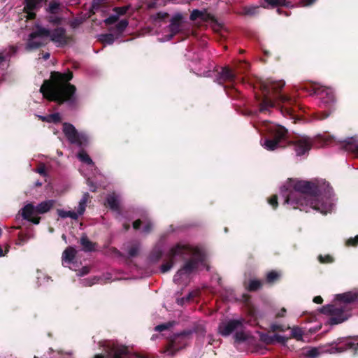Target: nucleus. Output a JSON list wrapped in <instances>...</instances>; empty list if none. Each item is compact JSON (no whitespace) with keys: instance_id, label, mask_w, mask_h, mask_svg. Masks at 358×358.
Wrapping results in <instances>:
<instances>
[{"instance_id":"nucleus-1","label":"nucleus","mask_w":358,"mask_h":358,"mask_svg":"<svg viewBox=\"0 0 358 358\" xmlns=\"http://www.w3.org/2000/svg\"><path fill=\"white\" fill-rule=\"evenodd\" d=\"M280 194L285 203L306 213L314 210L326 215L332 213L335 208L331 188L327 187L322 191L308 181L289 178L280 187Z\"/></svg>"},{"instance_id":"nucleus-2","label":"nucleus","mask_w":358,"mask_h":358,"mask_svg":"<svg viewBox=\"0 0 358 358\" xmlns=\"http://www.w3.org/2000/svg\"><path fill=\"white\" fill-rule=\"evenodd\" d=\"M191 255V259L187 261L183 267L178 271L173 277V282L180 284L187 280L189 275L197 271L206 268L208 270L206 264V256L203 250L197 247L187 244L178 243L170 248L166 257L169 261L160 266L162 273L168 272L173 265V259L177 257H184Z\"/></svg>"},{"instance_id":"nucleus-3","label":"nucleus","mask_w":358,"mask_h":358,"mask_svg":"<svg viewBox=\"0 0 358 358\" xmlns=\"http://www.w3.org/2000/svg\"><path fill=\"white\" fill-rule=\"evenodd\" d=\"M72 78L73 75L70 72H53L51 73V80H45L40 88V92L49 100L60 103H73L76 100V87L69 83Z\"/></svg>"},{"instance_id":"nucleus-4","label":"nucleus","mask_w":358,"mask_h":358,"mask_svg":"<svg viewBox=\"0 0 358 358\" xmlns=\"http://www.w3.org/2000/svg\"><path fill=\"white\" fill-rule=\"evenodd\" d=\"M358 301V290L355 289L335 296L334 304L323 306L321 312L330 316L329 323L338 324L347 320L351 315L352 304Z\"/></svg>"},{"instance_id":"nucleus-5","label":"nucleus","mask_w":358,"mask_h":358,"mask_svg":"<svg viewBox=\"0 0 358 358\" xmlns=\"http://www.w3.org/2000/svg\"><path fill=\"white\" fill-rule=\"evenodd\" d=\"M285 83L280 81H264L262 84V88L264 93V99L260 106V111L264 112L270 108L275 106L276 103L291 104L293 102L292 99L286 94H280V90L282 89ZM282 113H286L291 118H293L292 111L284 106Z\"/></svg>"},{"instance_id":"nucleus-6","label":"nucleus","mask_w":358,"mask_h":358,"mask_svg":"<svg viewBox=\"0 0 358 358\" xmlns=\"http://www.w3.org/2000/svg\"><path fill=\"white\" fill-rule=\"evenodd\" d=\"M263 127L269 134V136L260 141L261 145L266 150L273 151L284 148L289 143L287 131L284 127L272 122H264Z\"/></svg>"},{"instance_id":"nucleus-7","label":"nucleus","mask_w":358,"mask_h":358,"mask_svg":"<svg viewBox=\"0 0 358 358\" xmlns=\"http://www.w3.org/2000/svg\"><path fill=\"white\" fill-rule=\"evenodd\" d=\"M55 201L53 199L47 200L41 202L36 206L32 203H27L21 209V215L23 219L38 224L40 222V217L37 214H43L48 212L54 206Z\"/></svg>"},{"instance_id":"nucleus-8","label":"nucleus","mask_w":358,"mask_h":358,"mask_svg":"<svg viewBox=\"0 0 358 358\" xmlns=\"http://www.w3.org/2000/svg\"><path fill=\"white\" fill-rule=\"evenodd\" d=\"M50 29L43 27L39 22L35 23L32 31L29 34L26 49L32 50L45 46L48 43Z\"/></svg>"},{"instance_id":"nucleus-9","label":"nucleus","mask_w":358,"mask_h":358,"mask_svg":"<svg viewBox=\"0 0 358 358\" xmlns=\"http://www.w3.org/2000/svg\"><path fill=\"white\" fill-rule=\"evenodd\" d=\"M219 333L224 336L234 334L236 341L242 342L248 338V334L243 330V325L241 320H229L222 322L218 327Z\"/></svg>"},{"instance_id":"nucleus-10","label":"nucleus","mask_w":358,"mask_h":358,"mask_svg":"<svg viewBox=\"0 0 358 358\" xmlns=\"http://www.w3.org/2000/svg\"><path fill=\"white\" fill-rule=\"evenodd\" d=\"M63 132L69 141L80 147L89 144L91 137L85 132H78L75 127L69 123L63 124Z\"/></svg>"},{"instance_id":"nucleus-11","label":"nucleus","mask_w":358,"mask_h":358,"mask_svg":"<svg viewBox=\"0 0 358 358\" xmlns=\"http://www.w3.org/2000/svg\"><path fill=\"white\" fill-rule=\"evenodd\" d=\"M128 24L129 22L127 20H121L114 27H109L108 31L110 33L100 34L98 36V38L103 43L111 45L122 35Z\"/></svg>"},{"instance_id":"nucleus-12","label":"nucleus","mask_w":358,"mask_h":358,"mask_svg":"<svg viewBox=\"0 0 358 358\" xmlns=\"http://www.w3.org/2000/svg\"><path fill=\"white\" fill-rule=\"evenodd\" d=\"M89 198H90L89 193L88 192L84 193L81 199L80 200V201L78 203V206L76 208V211L64 210L59 209V210H57L58 215L62 219L70 217L72 220H77L80 215H83V213H85Z\"/></svg>"},{"instance_id":"nucleus-13","label":"nucleus","mask_w":358,"mask_h":358,"mask_svg":"<svg viewBox=\"0 0 358 358\" xmlns=\"http://www.w3.org/2000/svg\"><path fill=\"white\" fill-rule=\"evenodd\" d=\"M314 93L319 97L324 105L332 103L335 101L334 90L324 85H315Z\"/></svg>"},{"instance_id":"nucleus-14","label":"nucleus","mask_w":358,"mask_h":358,"mask_svg":"<svg viewBox=\"0 0 358 358\" xmlns=\"http://www.w3.org/2000/svg\"><path fill=\"white\" fill-rule=\"evenodd\" d=\"M45 0H23V10L27 20L36 17V12L42 7Z\"/></svg>"},{"instance_id":"nucleus-15","label":"nucleus","mask_w":358,"mask_h":358,"mask_svg":"<svg viewBox=\"0 0 358 358\" xmlns=\"http://www.w3.org/2000/svg\"><path fill=\"white\" fill-rule=\"evenodd\" d=\"M51 41L57 47H64L69 41V38L66 35V31L63 28H57L53 31L50 29L48 36V42Z\"/></svg>"},{"instance_id":"nucleus-16","label":"nucleus","mask_w":358,"mask_h":358,"mask_svg":"<svg viewBox=\"0 0 358 358\" xmlns=\"http://www.w3.org/2000/svg\"><path fill=\"white\" fill-rule=\"evenodd\" d=\"M294 150L297 156H302L309 152L312 146V141L307 136H300L293 142Z\"/></svg>"},{"instance_id":"nucleus-17","label":"nucleus","mask_w":358,"mask_h":358,"mask_svg":"<svg viewBox=\"0 0 358 358\" xmlns=\"http://www.w3.org/2000/svg\"><path fill=\"white\" fill-rule=\"evenodd\" d=\"M182 15L180 13L175 14L170 22V24L167 27L169 34L165 35L163 41L171 40L173 36L178 34L180 29Z\"/></svg>"},{"instance_id":"nucleus-18","label":"nucleus","mask_w":358,"mask_h":358,"mask_svg":"<svg viewBox=\"0 0 358 358\" xmlns=\"http://www.w3.org/2000/svg\"><path fill=\"white\" fill-rule=\"evenodd\" d=\"M106 358H133L127 348L115 345L110 348L106 353Z\"/></svg>"},{"instance_id":"nucleus-19","label":"nucleus","mask_w":358,"mask_h":358,"mask_svg":"<svg viewBox=\"0 0 358 358\" xmlns=\"http://www.w3.org/2000/svg\"><path fill=\"white\" fill-rule=\"evenodd\" d=\"M129 6H122V7H116L114 8L115 13L110 15L108 17L106 18L103 22L107 25H113L115 24V25L120 22L119 17L120 16L125 14L128 10Z\"/></svg>"},{"instance_id":"nucleus-20","label":"nucleus","mask_w":358,"mask_h":358,"mask_svg":"<svg viewBox=\"0 0 358 358\" xmlns=\"http://www.w3.org/2000/svg\"><path fill=\"white\" fill-rule=\"evenodd\" d=\"M234 78L235 74L234 72L228 67H223L217 73L216 82L219 84H222L224 82L233 81Z\"/></svg>"},{"instance_id":"nucleus-21","label":"nucleus","mask_w":358,"mask_h":358,"mask_svg":"<svg viewBox=\"0 0 358 358\" xmlns=\"http://www.w3.org/2000/svg\"><path fill=\"white\" fill-rule=\"evenodd\" d=\"M76 254V250L72 247L67 248L62 254V262L65 266H69L73 262Z\"/></svg>"},{"instance_id":"nucleus-22","label":"nucleus","mask_w":358,"mask_h":358,"mask_svg":"<svg viewBox=\"0 0 358 358\" xmlns=\"http://www.w3.org/2000/svg\"><path fill=\"white\" fill-rule=\"evenodd\" d=\"M343 148L348 152L358 154V141L348 138L342 142Z\"/></svg>"},{"instance_id":"nucleus-23","label":"nucleus","mask_w":358,"mask_h":358,"mask_svg":"<svg viewBox=\"0 0 358 358\" xmlns=\"http://www.w3.org/2000/svg\"><path fill=\"white\" fill-rule=\"evenodd\" d=\"M286 6V7H292L293 5L291 2L287 0H264V3L263 5L264 8H273L278 6Z\"/></svg>"},{"instance_id":"nucleus-24","label":"nucleus","mask_w":358,"mask_h":358,"mask_svg":"<svg viewBox=\"0 0 358 358\" xmlns=\"http://www.w3.org/2000/svg\"><path fill=\"white\" fill-rule=\"evenodd\" d=\"M198 19L201 20L203 22H206L212 19V16L210 14L207 13L205 10L202 11L198 9H194L191 13L190 20H196Z\"/></svg>"},{"instance_id":"nucleus-25","label":"nucleus","mask_w":358,"mask_h":358,"mask_svg":"<svg viewBox=\"0 0 358 358\" xmlns=\"http://www.w3.org/2000/svg\"><path fill=\"white\" fill-rule=\"evenodd\" d=\"M287 341V338L285 336L279 334L269 336L264 339V341L268 344H274L278 343L283 345H286Z\"/></svg>"},{"instance_id":"nucleus-26","label":"nucleus","mask_w":358,"mask_h":358,"mask_svg":"<svg viewBox=\"0 0 358 358\" xmlns=\"http://www.w3.org/2000/svg\"><path fill=\"white\" fill-rule=\"evenodd\" d=\"M107 203L108 206L113 210L117 211L119 209V198L114 193L107 196Z\"/></svg>"},{"instance_id":"nucleus-27","label":"nucleus","mask_w":358,"mask_h":358,"mask_svg":"<svg viewBox=\"0 0 358 358\" xmlns=\"http://www.w3.org/2000/svg\"><path fill=\"white\" fill-rule=\"evenodd\" d=\"M38 118L42 121L47 122L57 123L61 120V117L59 113H52L48 115H38Z\"/></svg>"},{"instance_id":"nucleus-28","label":"nucleus","mask_w":358,"mask_h":358,"mask_svg":"<svg viewBox=\"0 0 358 358\" xmlns=\"http://www.w3.org/2000/svg\"><path fill=\"white\" fill-rule=\"evenodd\" d=\"M128 257H133L138 255L140 246L138 244L127 245L124 247Z\"/></svg>"},{"instance_id":"nucleus-29","label":"nucleus","mask_w":358,"mask_h":358,"mask_svg":"<svg viewBox=\"0 0 358 358\" xmlns=\"http://www.w3.org/2000/svg\"><path fill=\"white\" fill-rule=\"evenodd\" d=\"M78 158L80 159V162L85 163L87 165L93 166L94 163L92 160V159L89 157V155L83 150L80 151L78 155Z\"/></svg>"},{"instance_id":"nucleus-30","label":"nucleus","mask_w":358,"mask_h":358,"mask_svg":"<svg viewBox=\"0 0 358 358\" xmlns=\"http://www.w3.org/2000/svg\"><path fill=\"white\" fill-rule=\"evenodd\" d=\"M80 244L83 245L85 251H92L94 249L93 244L87 238L86 236H83L80 238Z\"/></svg>"},{"instance_id":"nucleus-31","label":"nucleus","mask_w":358,"mask_h":358,"mask_svg":"<svg viewBox=\"0 0 358 358\" xmlns=\"http://www.w3.org/2000/svg\"><path fill=\"white\" fill-rule=\"evenodd\" d=\"M60 4L57 1H52L50 2L48 7L47 8V12L55 14L57 13L59 10Z\"/></svg>"},{"instance_id":"nucleus-32","label":"nucleus","mask_w":358,"mask_h":358,"mask_svg":"<svg viewBox=\"0 0 358 358\" xmlns=\"http://www.w3.org/2000/svg\"><path fill=\"white\" fill-rule=\"evenodd\" d=\"M292 336L297 340H301L303 337V331L298 327H294L291 331Z\"/></svg>"},{"instance_id":"nucleus-33","label":"nucleus","mask_w":358,"mask_h":358,"mask_svg":"<svg viewBox=\"0 0 358 358\" xmlns=\"http://www.w3.org/2000/svg\"><path fill=\"white\" fill-rule=\"evenodd\" d=\"M262 285L261 281L257 280H251L248 284V289L250 291H255L259 289Z\"/></svg>"},{"instance_id":"nucleus-34","label":"nucleus","mask_w":358,"mask_h":358,"mask_svg":"<svg viewBox=\"0 0 358 358\" xmlns=\"http://www.w3.org/2000/svg\"><path fill=\"white\" fill-rule=\"evenodd\" d=\"M322 352L323 351L320 348H313L307 350L306 355L310 358H315Z\"/></svg>"},{"instance_id":"nucleus-35","label":"nucleus","mask_w":358,"mask_h":358,"mask_svg":"<svg viewBox=\"0 0 358 358\" xmlns=\"http://www.w3.org/2000/svg\"><path fill=\"white\" fill-rule=\"evenodd\" d=\"M104 4L103 0H93L92 3L91 11L95 13Z\"/></svg>"},{"instance_id":"nucleus-36","label":"nucleus","mask_w":358,"mask_h":358,"mask_svg":"<svg viewBox=\"0 0 358 358\" xmlns=\"http://www.w3.org/2000/svg\"><path fill=\"white\" fill-rule=\"evenodd\" d=\"M280 275V273L276 271H271L267 273L266 281L269 283H272L278 279Z\"/></svg>"},{"instance_id":"nucleus-37","label":"nucleus","mask_w":358,"mask_h":358,"mask_svg":"<svg viewBox=\"0 0 358 358\" xmlns=\"http://www.w3.org/2000/svg\"><path fill=\"white\" fill-rule=\"evenodd\" d=\"M177 350H178V348L175 346V341H173L166 348L165 353L168 355L173 356Z\"/></svg>"},{"instance_id":"nucleus-38","label":"nucleus","mask_w":358,"mask_h":358,"mask_svg":"<svg viewBox=\"0 0 358 358\" xmlns=\"http://www.w3.org/2000/svg\"><path fill=\"white\" fill-rule=\"evenodd\" d=\"M29 238V237L27 235L24 234H19L18 236V241L16 243L18 245H23Z\"/></svg>"},{"instance_id":"nucleus-39","label":"nucleus","mask_w":358,"mask_h":358,"mask_svg":"<svg viewBox=\"0 0 358 358\" xmlns=\"http://www.w3.org/2000/svg\"><path fill=\"white\" fill-rule=\"evenodd\" d=\"M171 326H172V324L171 323L162 324L156 326L155 328V330L157 331H162L164 330H166V329H169Z\"/></svg>"},{"instance_id":"nucleus-40","label":"nucleus","mask_w":358,"mask_h":358,"mask_svg":"<svg viewBox=\"0 0 358 358\" xmlns=\"http://www.w3.org/2000/svg\"><path fill=\"white\" fill-rule=\"evenodd\" d=\"M319 260L322 263H329L333 262V258L330 255L319 256Z\"/></svg>"},{"instance_id":"nucleus-41","label":"nucleus","mask_w":358,"mask_h":358,"mask_svg":"<svg viewBox=\"0 0 358 358\" xmlns=\"http://www.w3.org/2000/svg\"><path fill=\"white\" fill-rule=\"evenodd\" d=\"M98 281V279L96 278H88L83 280V285L91 286L94 284H95Z\"/></svg>"},{"instance_id":"nucleus-42","label":"nucleus","mask_w":358,"mask_h":358,"mask_svg":"<svg viewBox=\"0 0 358 358\" xmlns=\"http://www.w3.org/2000/svg\"><path fill=\"white\" fill-rule=\"evenodd\" d=\"M152 229V224L150 221H148L145 223V226L143 227L142 232L144 234H147V233L150 232Z\"/></svg>"},{"instance_id":"nucleus-43","label":"nucleus","mask_w":358,"mask_h":358,"mask_svg":"<svg viewBox=\"0 0 358 358\" xmlns=\"http://www.w3.org/2000/svg\"><path fill=\"white\" fill-rule=\"evenodd\" d=\"M268 203L273 208H276L278 206L277 196L275 195L271 196L268 199Z\"/></svg>"},{"instance_id":"nucleus-44","label":"nucleus","mask_w":358,"mask_h":358,"mask_svg":"<svg viewBox=\"0 0 358 358\" xmlns=\"http://www.w3.org/2000/svg\"><path fill=\"white\" fill-rule=\"evenodd\" d=\"M358 243V235L355 238H351L347 241V245L355 246Z\"/></svg>"},{"instance_id":"nucleus-45","label":"nucleus","mask_w":358,"mask_h":358,"mask_svg":"<svg viewBox=\"0 0 358 358\" xmlns=\"http://www.w3.org/2000/svg\"><path fill=\"white\" fill-rule=\"evenodd\" d=\"M87 185L89 186L90 189L92 192L96 191L97 186L96 184H94L90 178H87Z\"/></svg>"},{"instance_id":"nucleus-46","label":"nucleus","mask_w":358,"mask_h":358,"mask_svg":"<svg viewBox=\"0 0 358 358\" xmlns=\"http://www.w3.org/2000/svg\"><path fill=\"white\" fill-rule=\"evenodd\" d=\"M258 7H248L245 9V13L248 15H254L256 13V10Z\"/></svg>"},{"instance_id":"nucleus-47","label":"nucleus","mask_w":358,"mask_h":358,"mask_svg":"<svg viewBox=\"0 0 358 358\" xmlns=\"http://www.w3.org/2000/svg\"><path fill=\"white\" fill-rule=\"evenodd\" d=\"M316 0H303L300 3L302 6H308L312 5Z\"/></svg>"},{"instance_id":"nucleus-48","label":"nucleus","mask_w":358,"mask_h":358,"mask_svg":"<svg viewBox=\"0 0 358 358\" xmlns=\"http://www.w3.org/2000/svg\"><path fill=\"white\" fill-rule=\"evenodd\" d=\"M193 296H194L193 294H192V293H189L186 299H184V298L178 299L177 300V302L178 304L182 305L185 301H188Z\"/></svg>"},{"instance_id":"nucleus-49","label":"nucleus","mask_w":358,"mask_h":358,"mask_svg":"<svg viewBox=\"0 0 358 358\" xmlns=\"http://www.w3.org/2000/svg\"><path fill=\"white\" fill-rule=\"evenodd\" d=\"M271 328L273 331H276V330H279V331H285V329L282 328V327H281L278 324H271Z\"/></svg>"},{"instance_id":"nucleus-50","label":"nucleus","mask_w":358,"mask_h":358,"mask_svg":"<svg viewBox=\"0 0 358 358\" xmlns=\"http://www.w3.org/2000/svg\"><path fill=\"white\" fill-rule=\"evenodd\" d=\"M89 268L87 267H83L80 271L79 273H78V275L79 276H82V275H86L89 273Z\"/></svg>"},{"instance_id":"nucleus-51","label":"nucleus","mask_w":358,"mask_h":358,"mask_svg":"<svg viewBox=\"0 0 358 358\" xmlns=\"http://www.w3.org/2000/svg\"><path fill=\"white\" fill-rule=\"evenodd\" d=\"M141 220H138L133 222V227L135 229H139L141 225Z\"/></svg>"},{"instance_id":"nucleus-52","label":"nucleus","mask_w":358,"mask_h":358,"mask_svg":"<svg viewBox=\"0 0 358 358\" xmlns=\"http://www.w3.org/2000/svg\"><path fill=\"white\" fill-rule=\"evenodd\" d=\"M36 172H37L38 173L42 175V176H45V167L44 166H41L38 169H37L36 170Z\"/></svg>"},{"instance_id":"nucleus-53","label":"nucleus","mask_w":358,"mask_h":358,"mask_svg":"<svg viewBox=\"0 0 358 358\" xmlns=\"http://www.w3.org/2000/svg\"><path fill=\"white\" fill-rule=\"evenodd\" d=\"M313 301L316 303H321L322 302V298L320 296H315L313 299Z\"/></svg>"},{"instance_id":"nucleus-54","label":"nucleus","mask_w":358,"mask_h":358,"mask_svg":"<svg viewBox=\"0 0 358 358\" xmlns=\"http://www.w3.org/2000/svg\"><path fill=\"white\" fill-rule=\"evenodd\" d=\"M8 252V246L6 247L5 252H3L1 247H0V257H3Z\"/></svg>"},{"instance_id":"nucleus-55","label":"nucleus","mask_w":358,"mask_h":358,"mask_svg":"<svg viewBox=\"0 0 358 358\" xmlns=\"http://www.w3.org/2000/svg\"><path fill=\"white\" fill-rule=\"evenodd\" d=\"M6 58L3 54L0 53V64L6 61Z\"/></svg>"},{"instance_id":"nucleus-56","label":"nucleus","mask_w":358,"mask_h":358,"mask_svg":"<svg viewBox=\"0 0 358 358\" xmlns=\"http://www.w3.org/2000/svg\"><path fill=\"white\" fill-rule=\"evenodd\" d=\"M286 310L285 308H282L280 312L278 313V316L282 317L284 316V314L285 313Z\"/></svg>"},{"instance_id":"nucleus-57","label":"nucleus","mask_w":358,"mask_h":358,"mask_svg":"<svg viewBox=\"0 0 358 358\" xmlns=\"http://www.w3.org/2000/svg\"><path fill=\"white\" fill-rule=\"evenodd\" d=\"M50 53L49 52H45V54H43V58L45 59V60H47L48 59L50 58Z\"/></svg>"},{"instance_id":"nucleus-58","label":"nucleus","mask_w":358,"mask_h":358,"mask_svg":"<svg viewBox=\"0 0 358 358\" xmlns=\"http://www.w3.org/2000/svg\"><path fill=\"white\" fill-rule=\"evenodd\" d=\"M94 358H105V356L101 354H98L96 355Z\"/></svg>"},{"instance_id":"nucleus-59","label":"nucleus","mask_w":358,"mask_h":358,"mask_svg":"<svg viewBox=\"0 0 358 358\" xmlns=\"http://www.w3.org/2000/svg\"><path fill=\"white\" fill-rule=\"evenodd\" d=\"M41 275H43V274H42L41 273H38V276H37V279H38V280H40V278H41ZM38 282H39L40 284H41V282L40 280H38Z\"/></svg>"},{"instance_id":"nucleus-60","label":"nucleus","mask_w":358,"mask_h":358,"mask_svg":"<svg viewBox=\"0 0 358 358\" xmlns=\"http://www.w3.org/2000/svg\"><path fill=\"white\" fill-rule=\"evenodd\" d=\"M41 185H42V184H41V182H36V186H41Z\"/></svg>"},{"instance_id":"nucleus-61","label":"nucleus","mask_w":358,"mask_h":358,"mask_svg":"<svg viewBox=\"0 0 358 358\" xmlns=\"http://www.w3.org/2000/svg\"><path fill=\"white\" fill-rule=\"evenodd\" d=\"M166 15H167V14H166V13H164V14H162V17H165V16H166Z\"/></svg>"},{"instance_id":"nucleus-62","label":"nucleus","mask_w":358,"mask_h":358,"mask_svg":"<svg viewBox=\"0 0 358 358\" xmlns=\"http://www.w3.org/2000/svg\"><path fill=\"white\" fill-rule=\"evenodd\" d=\"M180 338V336H179V335L176 336V339H178V338Z\"/></svg>"}]
</instances>
